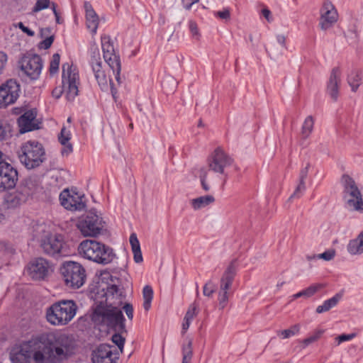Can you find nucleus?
I'll list each match as a JSON object with an SVG mask.
<instances>
[{
	"label": "nucleus",
	"mask_w": 363,
	"mask_h": 363,
	"mask_svg": "<svg viewBox=\"0 0 363 363\" xmlns=\"http://www.w3.org/2000/svg\"><path fill=\"white\" fill-rule=\"evenodd\" d=\"M343 186V199L347 205L354 211L363 210L362 194L356 185L354 180L348 174H343L341 178Z\"/></svg>",
	"instance_id": "9"
},
{
	"label": "nucleus",
	"mask_w": 363,
	"mask_h": 363,
	"mask_svg": "<svg viewBox=\"0 0 363 363\" xmlns=\"http://www.w3.org/2000/svg\"><path fill=\"white\" fill-rule=\"evenodd\" d=\"M347 250L350 255H361L363 253V230L355 239L350 240Z\"/></svg>",
	"instance_id": "27"
},
{
	"label": "nucleus",
	"mask_w": 363,
	"mask_h": 363,
	"mask_svg": "<svg viewBox=\"0 0 363 363\" xmlns=\"http://www.w3.org/2000/svg\"><path fill=\"white\" fill-rule=\"evenodd\" d=\"M70 139L71 133L69 130H67L66 128L63 126L58 136V140L63 146L61 150V154L62 156H67L73 151L72 145L69 143Z\"/></svg>",
	"instance_id": "26"
},
{
	"label": "nucleus",
	"mask_w": 363,
	"mask_h": 363,
	"mask_svg": "<svg viewBox=\"0 0 363 363\" xmlns=\"http://www.w3.org/2000/svg\"><path fill=\"white\" fill-rule=\"evenodd\" d=\"M78 228L84 236L95 237L103 228L102 218L94 210L89 211L77 224Z\"/></svg>",
	"instance_id": "14"
},
{
	"label": "nucleus",
	"mask_w": 363,
	"mask_h": 363,
	"mask_svg": "<svg viewBox=\"0 0 363 363\" xmlns=\"http://www.w3.org/2000/svg\"><path fill=\"white\" fill-rule=\"evenodd\" d=\"M114 347L109 344H100L91 354L93 363H116L117 357H113Z\"/></svg>",
	"instance_id": "20"
},
{
	"label": "nucleus",
	"mask_w": 363,
	"mask_h": 363,
	"mask_svg": "<svg viewBox=\"0 0 363 363\" xmlns=\"http://www.w3.org/2000/svg\"><path fill=\"white\" fill-rule=\"evenodd\" d=\"M18 157L22 164L32 169L40 166L46 160L45 150L41 143L37 141H27L18 151Z\"/></svg>",
	"instance_id": "6"
},
{
	"label": "nucleus",
	"mask_w": 363,
	"mask_h": 363,
	"mask_svg": "<svg viewBox=\"0 0 363 363\" xmlns=\"http://www.w3.org/2000/svg\"><path fill=\"white\" fill-rule=\"evenodd\" d=\"M60 61V55L58 53H55L50 61L49 72L50 75H53L58 72Z\"/></svg>",
	"instance_id": "39"
},
{
	"label": "nucleus",
	"mask_w": 363,
	"mask_h": 363,
	"mask_svg": "<svg viewBox=\"0 0 363 363\" xmlns=\"http://www.w3.org/2000/svg\"><path fill=\"white\" fill-rule=\"evenodd\" d=\"M306 184L305 182H299V184L296 186L295 191L294 193L291 195V196L289 198V200H292L294 199H299L301 197L304 191H306Z\"/></svg>",
	"instance_id": "41"
},
{
	"label": "nucleus",
	"mask_w": 363,
	"mask_h": 363,
	"mask_svg": "<svg viewBox=\"0 0 363 363\" xmlns=\"http://www.w3.org/2000/svg\"><path fill=\"white\" fill-rule=\"evenodd\" d=\"M335 251L334 250H327L321 254L317 255L318 259H323L325 261H330L334 258Z\"/></svg>",
	"instance_id": "49"
},
{
	"label": "nucleus",
	"mask_w": 363,
	"mask_h": 363,
	"mask_svg": "<svg viewBox=\"0 0 363 363\" xmlns=\"http://www.w3.org/2000/svg\"><path fill=\"white\" fill-rule=\"evenodd\" d=\"M127 332H118L116 331V333L113 334L111 337L112 342L118 346V349L122 352L123 350L125 338L122 336V333H126Z\"/></svg>",
	"instance_id": "38"
},
{
	"label": "nucleus",
	"mask_w": 363,
	"mask_h": 363,
	"mask_svg": "<svg viewBox=\"0 0 363 363\" xmlns=\"http://www.w3.org/2000/svg\"><path fill=\"white\" fill-rule=\"evenodd\" d=\"M216 17L228 21L230 18V12L228 8H225L222 11H216L214 13Z\"/></svg>",
	"instance_id": "50"
},
{
	"label": "nucleus",
	"mask_w": 363,
	"mask_h": 363,
	"mask_svg": "<svg viewBox=\"0 0 363 363\" xmlns=\"http://www.w3.org/2000/svg\"><path fill=\"white\" fill-rule=\"evenodd\" d=\"M300 328L301 327L299 324H295L289 329L279 331L278 333V335L281 336L283 339L289 338L298 334L300 331Z\"/></svg>",
	"instance_id": "37"
},
{
	"label": "nucleus",
	"mask_w": 363,
	"mask_h": 363,
	"mask_svg": "<svg viewBox=\"0 0 363 363\" xmlns=\"http://www.w3.org/2000/svg\"><path fill=\"white\" fill-rule=\"evenodd\" d=\"M28 345L38 348L33 354L35 363H62L69 356L72 341L65 334L50 332L33 337Z\"/></svg>",
	"instance_id": "1"
},
{
	"label": "nucleus",
	"mask_w": 363,
	"mask_h": 363,
	"mask_svg": "<svg viewBox=\"0 0 363 363\" xmlns=\"http://www.w3.org/2000/svg\"><path fill=\"white\" fill-rule=\"evenodd\" d=\"M51 269L50 263L45 258L38 257L32 260L28 265V272L33 279H44Z\"/></svg>",
	"instance_id": "19"
},
{
	"label": "nucleus",
	"mask_w": 363,
	"mask_h": 363,
	"mask_svg": "<svg viewBox=\"0 0 363 363\" xmlns=\"http://www.w3.org/2000/svg\"><path fill=\"white\" fill-rule=\"evenodd\" d=\"M60 273L67 287L77 289L82 287L86 280V270L77 262H65L60 267Z\"/></svg>",
	"instance_id": "7"
},
{
	"label": "nucleus",
	"mask_w": 363,
	"mask_h": 363,
	"mask_svg": "<svg viewBox=\"0 0 363 363\" xmlns=\"http://www.w3.org/2000/svg\"><path fill=\"white\" fill-rule=\"evenodd\" d=\"M10 359L12 363H30L28 357L22 354H11Z\"/></svg>",
	"instance_id": "43"
},
{
	"label": "nucleus",
	"mask_w": 363,
	"mask_h": 363,
	"mask_svg": "<svg viewBox=\"0 0 363 363\" xmlns=\"http://www.w3.org/2000/svg\"><path fill=\"white\" fill-rule=\"evenodd\" d=\"M207 174H208V172L205 169H201L200 170L199 178H200L201 184L202 188L206 191H208L210 189V187L206 182Z\"/></svg>",
	"instance_id": "46"
},
{
	"label": "nucleus",
	"mask_w": 363,
	"mask_h": 363,
	"mask_svg": "<svg viewBox=\"0 0 363 363\" xmlns=\"http://www.w3.org/2000/svg\"><path fill=\"white\" fill-rule=\"evenodd\" d=\"M199 0H182V5H183V7L186 9V10H190L191 6L199 2Z\"/></svg>",
	"instance_id": "58"
},
{
	"label": "nucleus",
	"mask_w": 363,
	"mask_h": 363,
	"mask_svg": "<svg viewBox=\"0 0 363 363\" xmlns=\"http://www.w3.org/2000/svg\"><path fill=\"white\" fill-rule=\"evenodd\" d=\"M238 269L237 260L233 259L226 268L220 281V289L218 291V307L223 310L227 306L229 298V289L232 286Z\"/></svg>",
	"instance_id": "10"
},
{
	"label": "nucleus",
	"mask_w": 363,
	"mask_h": 363,
	"mask_svg": "<svg viewBox=\"0 0 363 363\" xmlns=\"http://www.w3.org/2000/svg\"><path fill=\"white\" fill-rule=\"evenodd\" d=\"M197 313V306L195 303H192L189 307L184 318L191 322Z\"/></svg>",
	"instance_id": "45"
},
{
	"label": "nucleus",
	"mask_w": 363,
	"mask_h": 363,
	"mask_svg": "<svg viewBox=\"0 0 363 363\" xmlns=\"http://www.w3.org/2000/svg\"><path fill=\"white\" fill-rule=\"evenodd\" d=\"M56 7H57V5L55 3H52V11H53V13L55 14V18H58V14L59 13H58L57 9H56Z\"/></svg>",
	"instance_id": "63"
},
{
	"label": "nucleus",
	"mask_w": 363,
	"mask_h": 363,
	"mask_svg": "<svg viewBox=\"0 0 363 363\" xmlns=\"http://www.w3.org/2000/svg\"><path fill=\"white\" fill-rule=\"evenodd\" d=\"M310 164L307 163L304 168H302L299 173V182H305V180L308 176Z\"/></svg>",
	"instance_id": "55"
},
{
	"label": "nucleus",
	"mask_w": 363,
	"mask_h": 363,
	"mask_svg": "<svg viewBox=\"0 0 363 363\" xmlns=\"http://www.w3.org/2000/svg\"><path fill=\"white\" fill-rule=\"evenodd\" d=\"M190 324H191V321L187 320L184 318V321L182 323V334H184L186 332V330L189 329V328L190 326Z\"/></svg>",
	"instance_id": "60"
},
{
	"label": "nucleus",
	"mask_w": 363,
	"mask_h": 363,
	"mask_svg": "<svg viewBox=\"0 0 363 363\" xmlns=\"http://www.w3.org/2000/svg\"><path fill=\"white\" fill-rule=\"evenodd\" d=\"M50 0H37L35 5L33 9V12H38L45 9L49 6Z\"/></svg>",
	"instance_id": "47"
},
{
	"label": "nucleus",
	"mask_w": 363,
	"mask_h": 363,
	"mask_svg": "<svg viewBox=\"0 0 363 363\" xmlns=\"http://www.w3.org/2000/svg\"><path fill=\"white\" fill-rule=\"evenodd\" d=\"M62 87L52 90V96L59 99L65 93L68 101H73L79 94V77L77 68L69 63H64L62 66Z\"/></svg>",
	"instance_id": "4"
},
{
	"label": "nucleus",
	"mask_w": 363,
	"mask_h": 363,
	"mask_svg": "<svg viewBox=\"0 0 363 363\" xmlns=\"http://www.w3.org/2000/svg\"><path fill=\"white\" fill-rule=\"evenodd\" d=\"M342 295L340 293L336 294L332 298L325 301L321 306H318L316 308L318 313H322L328 311L332 308L335 307L342 298Z\"/></svg>",
	"instance_id": "29"
},
{
	"label": "nucleus",
	"mask_w": 363,
	"mask_h": 363,
	"mask_svg": "<svg viewBox=\"0 0 363 363\" xmlns=\"http://www.w3.org/2000/svg\"><path fill=\"white\" fill-rule=\"evenodd\" d=\"M208 161L210 169L220 174H224V169L233 162V160L220 147L213 151Z\"/></svg>",
	"instance_id": "17"
},
{
	"label": "nucleus",
	"mask_w": 363,
	"mask_h": 363,
	"mask_svg": "<svg viewBox=\"0 0 363 363\" xmlns=\"http://www.w3.org/2000/svg\"><path fill=\"white\" fill-rule=\"evenodd\" d=\"M215 201V198L211 195H206L194 199L191 201V206L194 210L204 208Z\"/></svg>",
	"instance_id": "30"
},
{
	"label": "nucleus",
	"mask_w": 363,
	"mask_h": 363,
	"mask_svg": "<svg viewBox=\"0 0 363 363\" xmlns=\"http://www.w3.org/2000/svg\"><path fill=\"white\" fill-rule=\"evenodd\" d=\"M110 84H111V93H112L113 96L114 97L115 94H116L117 91H116V89L113 87V83L111 82V80H110Z\"/></svg>",
	"instance_id": "64"
},
{
	"label": "nucleus",
	"mask_w": 363,
	"mask_h": 363,
	"mask_svg": "<svg viewBox=\"0 0 363 363\" xmlns=\"http://www.w3.org/2000/svg\"><path fill=\"white\" fill-rule=\"evenodd\" d=\"M9 127L0 121V141L4 140L9 133Z\"/></svg>",
	"instance_id": "48"
},
{
	"label": "nucleus",
	"mask_w": 363,
	"mask_h": 363,
	"mask_svg": "<svg viewBox=\"0 0 363 363\" xmlns=\"http://www.w3.org/2000/svg\"><path fill=\"white\" fill-rule=\"evenodd\" d=\"M354 337V334H342L336 337V340L337 341V344L339 345L341 342L351 340Z\"/></svg>",
	"instance_id": "57"
},
{
	"label": "nucleus",
	"mask_w": 363,
	"mask_h": 363,
	"mask_svg": "<svg viewBox=\"0 0 363 363\" xmlns=\"http://www.w3.org/2000/svg\"><path fill=\"white\" fill-rule=\"evenodd\" d=\"M34 350H38V348H35L34 347H29L28 345V341L26 342L21 347L20 351L17 352L16 354H24V356L28 357V360L31 359V352Z\"/></svg>",
	"instance_id": "44"
},
{
	"label": "nucleus",
	"mask_w": 363,
	"mask_h": 363,
	"mask_svg": "<svg viewBox=\"0 0 363 363\" xmlns=\"http://www.w3.org/2000/svg\"><path fill=\"white\" fill-rule=\"evenodd\" d=\"M123 309L124 310L127 317L129 320H132L133 318V305L130 303H125L123 306Z\"/></svg>",
	"instance_id": "53"
},
{
	"label": "nucleus",
	"mask_w": 363,
	"mask_h": 363,
	"mask_svg": "<svg viewBox=\"0 0 363 363\" xmlns=\"http://www.w3.org/2000/svg\"><path fill=\"white\" fill-rule=\"evenodd\" d=\"M21 89L15 79H9L0 86V108L14 104L19 97Z\"/></svg>",
	"instance_id": "15"
},
{
	"label": "nucleus",
	"mask_w": 363,
	"mask_h": 363,
	"mask_svg": "<svg viewBox=\"0 0 363 363\" xmlns=\"http://www.w3.org/2000/svg\"><path fill=\"white\" fill-rule=\"evenodd\" d=\"M143 296L144 299L143 308L147 311L151 307V302L153 298V289L151 286L146 285L143 289Z\"/></svg>",
	"instance_id": "34"
},
{
	"label": "nucleus",
	"mask_w": 363,
	"mask_h": 363,
	"mask_svg": "<svg viewBox=\"0 0 363 363\" xmlns=\"http://www.w3.org/2000/svg\"><path fill=\"white\" fill-rule=\"evenodd\" d=\"M86 26L91 32L95 33L99 25V17L89 2H84Z\"/></svg>",
	"instance_id": "25"
},
{
	"label": "nucleus",
	"mask_w": 363,
	"mask_h": 363,
	"mask_svg": "<svg viewBox=\"0 0 363 363\" xmlns=\"http://www.w3.org/2000/svg\"><path fill=\"white\" fill-rule=\"evenodd\" d=\"M262 13L263 15V16L269 21H272V18H270V15H271V11L267 9V8H264L262 10Z\"/></svg>",
	"instance_id": "59"
},
{
	"label": "nucleus",
	"mask_w": 363,
	"mask_h": 363,
	"mask_svg": "<svg viewBox=\"0 0 363 363\" xmlns=\"http://www.w3.org/2000/svg\"><path fill=\"white\" fill-rule=\"evenodd\" d=\"M324 330H317L314 332V333L307 338H305L303 340L302 342L303 344V347H306L310 344L317 341L321 335L323 334Z\"/></svg>",
	"instance_id": "40"
},
{
	"label": "nucleus",
	"mask_w": 363,
	"mask_h": 363,
	"mask_svg": "<svg viewBox=\"0 0 363 363\" xmlns=\"http://www.w3.org/2000/svg\"><path fill=\"white\" fill-rule=\"evenodd\" d=\"M106 295L107 297H116L119 299V303H121L122 300L125 298L124 288L116 284H112L107 287Z\"/></svg>",
	"instance_id": "31"
},
{
	"label": "nucleus",
	"mask_w": 363,
	"mask_h": 363,
	"mask_svg": "<svg viewBox=\"0 0 363 363\" xmlns=\"http://www.w3.org/2000/svg\"><path fill=\"white\" fill-rule=\"evenodd\" d=\"M16 27L19 28L23 33H26L28 36L32 37L35 35V32L30 30L29 28L25 26L22 22L18 23Z\"/></svg>",
	"instance_id": "56"
},
{
	"label": "nucleus",
	"mask_w": 363,
	"mask_h": 363,
	"mask_svg": "<svg viewBox=\"0 0 363 363\" xmlns=\"http://www.w3.org/2000/svg\"><path fill=\"white\" fill-rule=\"evenodd\" d=\"M313 124L314 121L312 116H309L305 119L302 125V135L304 138H308L312 132Z\"/></svg>",
	"instance_id": "36"
},
{
	"label": "nucleus",
	"mask_w": 363,
	"mask_h": 363,
	"mask_svg": "<svg viewBox=\"0 0 363 363\" xmlns=\"http://www.w3.org/2000/svg\"><path fill=\"white\" fill-rule=\"evenodd\" d=\"M361 81L362 78L359 70H352L351 72L348 74L347 83L351 86L352 91L355 92L358 89L361 84Z\"/></svg>",
	"instance_id": "32"
},
{
	"label": "nucleus",
	"mask_w": 363,
	"mask_h": 363,
	"mask_svg": "<svg viewBox=\"0 0 363 363\" xmlns=\"http://www.w3.org/2000/svg\"><path fill=\"white\" fill-rule=\"evenodd\" d=\"M18 180L16 168L3 160V153L0 151V192L14 189Z\"/></svg>",
	"instance_id": "11"
},
{
	"label": "nucleus",
	"mask_w": 363,
	"mask_h": 363,
	"mask_svg": "<svg viewBox=\"0 0 363 363\" xmlns=\"http://www.w3.org/2000/svg\"><path fill=\"white\" fill-rule=\"evenodd\" d=\"M61 205L71 211H82L86 207L84 201V196L77 192H70L69 189H64L59 196Z\"/></svg>",
	"instance_id": "16"
},
{
	"label": "nucleus",
	"mask_w": 363,
	"mask_h": 363,
	"mask_svg": "<svg viewBox=\"0 0 363 363\" xmlns=\"http://www.w3.org/2000/svg\"><path fill=\"white\" fill-rule=\"evenodd\" d=\"M7 60H8L7 55L4 52L0 51V75L3 73V71L6 67Z\"/></svg>",
	"instance_id": "54"
},
{
	"label": "nucleus",
	"mask_w": 363,
	"mask_h": 363,
	"mask_svg": "<svg viewBox=\"0 0 363 363\" xmlns=\"http://www.w3.org/2000/svg\"><path fill=\"white\" fill-rule=\"evenodd\" d=\"M42 189L40 177L37 175L25 178L18 187L20 194L30 196Z\"/></svg>",
	"instance_id": "22"
},
{
	"label": "nucleus",
	"mask_w": 363,
	"mask_h": 363,
	"mask_svg": "<svg viewBox=\"0 0 363 363\" xmlns=\"http://www.w3.org/2000/svg\"><path fill=\"white\" fill-rule=\"evenodd\" d=\"M340 74L341 72L340 68L334 67L331 71L327 86V92L334 101H336L338 97Z\"/></svg>",
	"instance_id": "24"
},
{
	"label": "nucleus",
	"mask_w": 363,
	"mask_h": 363,
	"mask_svg": "<svg viewBox=\"0 0 363 363\" xmlns=\"http://www.w3.org/2000/svg\"><path fill=\"white\" fill-rule=\"evenodd\" d=\"M40 246L45 255L55 259L68 256L71 252L68 244L60 234L48 235L42 238Z\"/></svg>",
	"instance_id": "8"
},
{
	"label": "nucleus",
	"mask_w": 363,
	"mask_h": 363,
	"mask_svg": "<svg viewBox=\"0 0 363 363\" xmlns=\"http://www.w3.org/2000/svg\"><path fill=\"white\" fill-rule=\"evenodd\" d=\"M216 286L215 284L211 280H209L203 286V294L206 296L211 297L216 291Z\"/></svg>",
	"instance_id": "42"
},
{
	"label": "nucleus",
	"mask_w": 363,
	"mask_h": 363,
	"mask_svg": "<svg viewBox=\"0 0 363 363\" xmlns=\"http://www.w3.org/2000/svg\"><path fill=\"white\" fill-rule=\"evenodd\" d=\"M18 64L21 71L30 79L39 78L43 67V60L39 55L27 53L21 57Z\"/></svg>",
	"instance_id": "13"
},
{
	"label": "nucleus",
	"mask_w": 363,
	"mask_h": 363,
	"mask_svg": "<svg viewBox=\"0 0 363 363\" xmlns=\"http://www.w3.org/2000/svg\"><path fill=\"white\" fill-rule=\"evenodd\" d=\"M277 40L283 47H286V38L284 35H278L277 36Z\"/></svg>",
	"instance_id": "61"
},
{
	"label": "nucleus",
	"mask_w": 363,
	"mask_h": 363,
	"mask_svg": "<svg viewBox=\"0 0 363 363\" xmlns=\"http://www.w3.org/2000/svg\"><path fill=\"white\" fill-rule=\"evenodd\" d=\"M320 26L321 29L327 30L337 20V13L330 1L324 2L321 9Z\"/></svg>",
	"instance_id": "21"
},
{
	"label": "nucleus",
	"mask_w": 363,
	"mask_h": 363,
	"mask_svg": "<svg viewBox=\"0 0 363 363\" xmlns=\"http://www.w3.org/2000/svg\"><path fill=\"white\" fill-rule=\"evenodd\" d=\"M101 48L104 59L113 70L115 79L118 84L121 83L120 73L121 69L120 57L115 53L113 45L109 36L101 37Z\"/></svg>",
	"instance_id": "12"
},
{
	"label": "nucleus",
	"mask_w": 363,
	"mask_h": 363,
	"mask_svg": "<svg viewBox=\"0 0 363 363\" xmlns=\"http://www.w3.org/2000/svg\"><path fill=\"white\" fill-rule=\"evenodd\" d=\"M78 307L72 300H61L46 310V319L52 325H66L75 316Z\"/></svg>",
	"instance_id": "5"
},
{
	"label": "nucleus",
	"mask_w": 363,
	"mask_h": 363,
	"mask_svg": "<svg viewBox=\"0 0 363 363\" xmlns=\"http://www.w3.org/2000/svg\"><path fill=\"white\" fill-rule=\"evenodd\" d=\"M189 30H190L192 36L194 38H196V39H198L200 36V34L199 32V28H198L196 23L192 20L189 21Z\"/></svg>",
	"instance_id": "52"
},
{
	"label": "nucleus",
	"mask_w": 363,
	"mask_h": 363,
	"mask_svg": "<svg viewBox=\"0 0 363 363\" xmlns=\"http://www.w3.org/2000/svg\"><path fill=\"white\" fill-rule=\"evenodd\" d=\"M23 112L24 113V110L22 107H15L12 108V113L15 115H19Z\"/></svg>",
	"instance_id": "62"
},
{
	"label": "nucleus",
	"mask_w": 363,
	"mask_h": 363,
	"mask_svg": "<svg viewBox=\"0 0 363 363\" xmlns=\"http://www.w3.org/2000/svg\"><path fill=\"white\" fill-rule=\"evenodd\" d=\"M53 41H54V36H52V35L49 36L38 44V48L40 49L47 50L50 48Z\"/></svg>",
	"instance_id": "51"
},
{
	"label": "nucleus",
	"mask_w": 363,
	"mask_h": 363,
	"mask_svg": "<svg viewBox=\"0 0 363 363\" xmlns=\"http://www.w3.org/2000/svg\"><path fill=\"white\" fill-rule=\"evenodd\" d=\"M90 64L94 74L96 80L101 89L107 87V79L105 72L102 69L101 61L99 51L94 52L91 57Z\"/></svg>",
	"instance_id": "23"
},
{
	"label": "nucleus",
	"mask_w": 363,
	"mask_h": 363,
	"mask_svg": "<svg viewBox=\"0 0 363 363\" xmlns=\"http://www.w3.org/2000/svg\"><path fill=\"white\" fill-rule=\"evenodd\" d=\"M193 356L192 341L190 340L186 345L182 347V362L190 363Z\"/></svg>",
	"instance_id": "35"
},
{
	"label": "nucleus",
	"mask_w": 363,
	"mask_h": 363,
	"mask_svg": "<svg viewBox=\"0 0 363 363\" xmlns=\"http://www.w3.org/2000/svg\"><path fill=\"white\" fill-rule=\"evenodd\" d=\"M36 116L37 111L35 108L24 111L17 120L21 133H25L40 128V122L36 119Z\"/></svg>",
	"instance_id": "18"
},
{
	"label": "nucleus",
	"mask_w": 363,
	"mask_h": 363,
	"mask_svg": "<svg viewBox=\"0 0 363 363\" xmlns=\"http://www.w3.org/2000/svg\"><path fill=\"white\" fill-rule=\"evenodd\" d=\"M91 320L94 323L107 326L118 332H127L125 319L122 311L111 304L107 305L100 302L93 310Z\"/></svg>",
	"instance_id": "2"
},
{
	"label": "nucleus",
	"mask_w": 363,
	"mask_h": 363,
	"mask_svg": "<svg viewBox=\"0 0 363 363\" xmlns=\"http://www.w3.org/2000/svg\"><path fill=\"white\" fill-rule=\"evenodd\" d=\"M130 244L133 253V259L136 263L143 262V255L140 250L139 240L135 233H132L130 236Z\"/></svg>",
	"instance_id": "28"
},
{
	"label": "nucleus",
	"mask_w": 363,
	"mask_h": 363,
	"mask_svg": "<svg viewBox=\"0 0 363 363\" xmlns=\"http://www.w3.org/2000/svg\"><path fill=\"white\" fill-rule=\"evenodd\" d=\"M323 285L320 284H317L314 285H311L308 288L295 294L293 296L294 299H296L300 297L309 298L313 296L318 291L322 289Z\"/></svg>",
	"instance_id": "33"
},
{
	"label": "nucleus",
	"mask_w": 363,
	"mask_h": 363,
	"mask_svg": "<svg viewBox=\"0 0 363 363\" xmlns=\"http://www.w3.org/2000/svg\"><path fill=\"white\" fill-rule=\"evenodd\" d=\"M78 252L83 257L104 265L111 263L116 257L111 247L91 240L82 241L78 247Z\"/></svg>",
	"instance_id": "3"
}]
</instances>
